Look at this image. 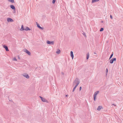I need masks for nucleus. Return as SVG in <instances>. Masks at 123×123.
<instances>
[{"instance_id": "9", "label": "nucleus", "mask_w": 123, "mask_h": 123, "mask_svg": "<svg viewBox=\"0 0 123 123\" xmlns=\"http://www.w3.org/2000/svg\"><path fill=\"white\" fill-rule=\"evenodd\" d=\"M3 47L7 51H9V50L8 49L7 46L6 45H3Z\"/></svg>"}, {"instance_id": "2", "label": "nucleus", "mask_w": 123, "mask_h": 123, "mask_svg": "<svg viewBox=\"0 0 123 123\" xmlns=\"http://www.w3.org/2000/svg\"><path fill=\"white\" fill-rule=\"evenodd\" d=\"M39 97L41 98V99L42 101L43 102H46V103H48L49 102L46 100L45 98H43L42 97L40 96Z\"/></svg>"}, {"instance_id": "19", "label": "nucleus", "mask_w": 123, "mask_h": 123, "mask_svg": "<svg viewBox=\"0 0 123 123\" xmlns=\"http://www.w3.org/2000/svg\"><path fill=\"white\" fill-rule=\"evenodd\" d=\"M77 83V81H75V80L74 81V82L73 83V86H74V85L75 84H76Z\"/></svg>"}, {"instance_id": "22", "label": "nucleus", "mask_w": 123, "mask_h": 123, "mask_svg": "<svg viewBox=\"0 0 123 123\" xmlns=\"http://www.w3.org/2000/svg\"><path fill=\"white\" fill-rule=\"evenodd\" d=\"M56 0H53L52 1V3L53 4H54L56 1Z\"/></svg>"}, {"instance_id": "27", "label": "nucleus", "mask_w": 123, "mask_h": 123, "mask_svg": "<svg viewBox=\"0 0 123 123\" xmlns=\"http://www.w3.org/2000/svg\"><path fill=\"white\" fill-rule=\"evenodd\" d=\"M110 17L111 19H112L113 18V17L111 15H110Z\"/></svg>"}, {"instance_id": "1", "label": "nucleus", "mask_w": 123, "mask_h": 123, "mask_svg": "<svg viewBox=\"0 0 123 123\" xmlns=\"http://www.w3.org/2000/svg\"><path fill=\"white\" fill-rule=\"evenodd\" d=\"M99 92V91H97L95 92L93 95V100L95 101L96 99V96L97 94Z\"/></svg>"}, {"instance_id": "23", "label": "nucleus", "mask_w": 123, "mask_h": 123, "mask_svg": "<svg viewBox=\"0 0 123 123\" xmlns=\"http://www.w3.org/2000/svg\"><path fill=\"white\" fill-rule=\"evenodd\" d=\"M76 87L75 86L73 88V92H74V91L75 89V88Z\"/></svg>"}, {"instance_id": "30", "label": "nucleus", "mask_w": 123, "mask_h": 123, "mask_svg": "<svg viewBox=\"0 0 123 123\" xmlns=\"http://www.w3.org/2000/svg\"><path fill=\"white\" fill-rule=\"evenodd\" d=\"M68 95H66V97H68Z\"/></svg>"}, {"instance_id": "29", "label": "nucleus", "mask_w": 123, "mask_h": 123, "mask_svg": "<svg viewBox=\"0 0 123 123\" xmlns=\"http://www.w3.org/2000/svg\"><path fill=\"white\" fill-rule=\"evenodd\" d=\"M108 71V70L107 68H106V73H107Z\"/></svg>"}, {"instance_id": "28", "label": "nucleus", "mask_w": 123, "mask_h": 123, "mask_svg": "<svg viewBox=\"0 0 123 123\" xmlns=\"http://www.w3.org/2000/svg\"><path fill=\"white\" fill-rule=\"evenodd\" d=\"M13 60L14 61H17V59L15 57H14V58Z\"/></svg>"}, {"instance_id": "32", "label": "nucleus", "mask_w": 123, "mask_h": 123, "mask_svg": "<svg viewBox=\"0 0 123 123\" xmlns=\"http://www.w3.org/2000/svg\"><path fill=\"white\" fill-rule=\"evenodd\" d=\"M94 54H97L95 52H94Z\"/></svg>"}, {"instance_id": "13", "label": "nucleus", "mask_w": 123, "mask_h": 123, "mask_svg": "<svg viewBox=\"0 0 123 123\" xmlns=\"http://www.w3.org/2000/svg\"><path fill=\"white\" fill-rule=\"evenodd\" d=\"M102 108V106H98L97 108V110L98 111H100L101 108Z\"/></svg>"}, {"instance_id": "4", "label": "nucleus", "mask_w": 123, "mask_h": 123, "mask_svg": "<svg viewBox=\"0 0 123 123\" xmlns=\"http://www.w3.org/2000/svg\"><path fill=\"white\" fill-rule=\"evenodd\" d=\"M47 43L48 44L52 45L54 44V42L53 41H51L48 40L47 41Z\"/></svg>"}, {"instance_id": "33", "label": "nucleus", "mask_w": 123, "mask_h": 123, "mask_svg": "<svg viewBox=\"0 0 123 123\" xmlns=\"http://www.w3.org/2000/svg\"><path fill=\"white\" fill-rule=\"evenodd\" d=\"M62 74H63H63H64V73H63V72H62Z\"/></svg>"}, {"instance_id": "21", "label": "nucleus", "mask_w": 123, "mask_h": 123, "mask_svg": "<svg viewBox=\"0 0 123 123\" xmlns=\"http://www.w3.org/2000/svg\"><path fill=\"white\" fill-rule=\"evenodd\" d=\"M104 30V29L103 28H100V31H103Z\"/></svg>"}, {"instance_id": "26", "label": "nucleus", "mask_w": 123, "mask_h": 123, "mask_svg": "<svg viewBox=\"0 0 123 123\" xmlns=\"http://www.w3.org/2000/svg\"><path fill=\"white\" fill-rule=\"evenodd\" d=\"M81 88H82V87H81V86H80V88H79V91H80L81 89Z\"/></svg>"}, {"instance_id": "7", "label": "nucleus", "mask_w": 123, "mask_h": 123, "mask_svg": "<svg viewBox=\"0 0 123 123\" xmlns=\"http://www.w3.org/2000/svg\"><path fill=\"white\" fill-rule=\"evenodd\" d=\"M7 20L8 22H12L13 21V20L12 19L9 18H7Z\"/></svg>"}, {"instance_id": "34", "label": "nucleus", "mask_w": 123, "mask_h": 123, "mask_svg": "<svg viewBox=\"0 0 123 123\" xmlns=\"http://www.w3.org/2000/svg\"><path fill=\"white\" fill-rule=\"evenodd\" d=\"M103 21H101V23H103Z\"/></svg>"}, {"instance_id": "31", "label": "nucleus", "mask_w": 123, "mask_h": 123, "mask_svg": "<svg viewBox=\"0 0 123 123\" xmlns=\"http://www.w3.org/2000/svg\"><path fill=\"white\" fill-rule=\"evenodd\" d=\"M18 59H20V57H19V56H18Z\"/></svg>"}, {"instance_id": "10", "label": "nucleus", "mask_w": 123, "mask_h": 123, "mask_svg": "<svg viewBox=\"0 0 123 123\" xmlns=\"http://www.w3.org/2000/svg\"><path fill=\"white\" fill-rule=\"evenodd\" d=\"M10 8L13 10L14 11H15L16 10V8L15 6L12 5H11L10 6Z\"/></svg>"}, {"instance_id": "8", "label": "nucleus", "mask_w": 123, "mask_h": 123, "mask_svg": "<svg viewBox=\"0 0 123 123\" xmlns=\"http://www.w3.org/2000/svg\"><path fill=\"white\" fill-rule=\"evenodd\" d=\"M23 75V76H24L27 79H29L30 77L26 73L24 74Z\"/></svg>"}, {"instance_id": "25", "label": "nucleus", "mask_w": 123, "mask_h": 123, "mask_svg": "<svg viewBox=\"0 0 123 123\" xmlns=\"http://www.w3.org/2000/svg\"><path fill=\"white\" fill-rule=\"evenodd\" d=\"M40 29H41V30H43V29H44V28L43 27H40L39 28Z\"/></svg>"}, {"instance_id": "5", "label": "nucleus", "mask_w": 123, "mask_h": 123, "mask_svg": "<svg viewBox=\"0 0 123 123\" xmlns=\"http://www.w3.org/2000/svg\"><path fill=\"white\" fill-rule=\"evenodd\" d=\"M116 60V58H113L110 60V63L112 64L113 63L114 61H115Z\"/></svg>"}, {"instance_id": "14", "label": "nucleus", "mask_w": 123, "mask_h": 123, "mask_svg": "<svg viewBox=\"0 0 123 123\" xmlns=\"http://www.w3.org/2000/svg\"><path fill=\"white\" fill-rule=\"evenodd\" d=\"M31 30V29H30L29 27L27 26H26V28L25 29V31H30Z\"/></svg>"}, {"instance_id": "24", "label": "nucleus", "mask_w": 123, "mask_h": 123, "mask_svg": "<svg viewBox=\"0 0 123 123\" xmlns=\"http://www.w3.org/2000/svg\"><path fill=\"white\" fill-rule=\"evenodd\" d=\"M83 35L84 36V37H86V35L85 33V32H83Z\"/></svg>"}, {"instance_id": "17", "label": "nucleus", "mask_w": 123, "mask_h": 123, "mask_svg": "<svg viewBox=\"0 0 123 123\" xmlns=\"http://www.w3.org/2000/svg\"><path fill=\"white\" fill-rule=\"evenodd\" d=\"M36 24L37 25V27L39 28L41 27L39 25L38 23L37 22H36Z\"/></svg>"}, {"instance_id": "18", "label": "nucleus", "mask_w": 123, "mask_h": 123, "mask_svg": "<svg viewBox=\"0 0 123 123\" xmlns=\"http://www.w3.org/2000/svg\"><path fill=\"white\" fill-rule=\"evenodd\" d=\"M113 52L111 54V55L110 57V58H109V60H110L112 58V57L113 55Z\"/></svg>"}, {"instance_id": "11", "label": "nucleus", "mask_w": 123, "mask_h": 123, "mask_svg": "<svg viewBox=\"0 0 123 123\" xmlns=\"http://www.w3.org/2000/svg\"><path fill=\"white\" fill-rule=\"evenodd\" d=\"M70 55L72 58V59H73L74 58V56L73 54V52L72 51H71L70 52Z\"/></svg>"}, {"instance_id": "35", "label": "nucleus", "mask_w": 123, "mask_h": 123, "mask_svg": "<svg viewBox=\"0 0 123 123\" xmlns=\"http://www.w3.org/2000/svg\"><path fill=\"white\" fill-rule=\"evenodd\" d=\"M112 105H115H115L114 104H113Z\"/></svg>"}, {"instance_id": "12", "label": "nucleus", "mask_w": 123, "mask_h": 123, "mask_svg": "<svg viewBox=\"0 0 123 123\" xmlns=\"http://www.w3.org/2000/svg\"><path fill=\"white\" fill-rule=\"evenodd\" d=\"M25 28H24V25H21V28L20 29V30L21 31H23L24 30H25Z\"/></svg>"}, {"instance_id": "6", "label": "nucleus", "mask_w": 123, "mask_h": 123, "mask_svg": "<svg viewBox=\"0 0 123 123\" xmlns=\"http://www.w3.org/2000/svg\"><path fill=\"white\" fill-rule=\"evenodd\" d=\"M75 81H77V83L76 84L75 86L76 87H77L80 83V81L79 79L77 78H76L75 79Z\"/></svg>"}, {"instance_id": "15", "label": "nucleus", "mask_w": 123, "mask_h": 123, "mask_svg": "<svg viewBox=\"0 0 123 123\" xmlns=\"http://www.w3.org/2000/svg\"><path fill=\"white\" fill-rule=\"evenodd\" d=\"M56 53L57 54H59L60 53V50L59 49H57V51L56 52Z\"/></svg>"}, {"instance_id": "3", "label": "nucleus", "mask_w": 123, "mask_h": 123, "mask_svg": "<svg viewBox=\"0 0 123 123\" xmlns=\"http://www.w3.org/2000/svg\"><path fill=\"white\" fill-rule=\"evenodd\" d=\"M23 51L26 53L27 54L29 55H31V53L28 50L26 49H23Z\"/></svg>"}, {"instance_id": "20", "label": "nucleus", "mask_w": 123, "mask_h": 123, "mask_svg": "<svg viewBox=\"0 0 123 123\" xmlns=\"http://www.w3.org/2000/svg\"><path fill=\"white\" fill-rule=\"evenodd\" d=\"M8 1L12 3H14V0H8Z\"/></svg>"}, {"instance_id": "16", "label": "nucleus", "mask_w": 123, "mask_h": 123, "mask_svg": "<svg viewBox=\"0 0 123 123\" xmlns=\"http://www.w3.org/2000/svg\"><path fill=\"white\" fill-rule=\"evenodd\" d=\"M89 53H88L86 55V59L88 60L89 57Z\"/></svg>"}]
</instances>
